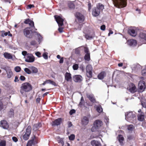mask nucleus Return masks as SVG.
<instances>
[{"label": "nucleus", "mask_w": 146, "mask_h": 146, "mask_svg": "<svg viewBox=\"0 0 146 146\" xmlns=\"http://www.w3.org/2000/svg\"><path fill=\"white\" fill-rule=\"evenodd\" d=\"M25 24H29L30 27H26L23 30V33L24 35L26 37L31 38L33 37L32 34L33 32L31 30V28H33L35 31L37 30L34 26V23L33 21L29 19H25L24 21Z\"/></svg>", "instance_id": "1"}, {"label": "nucleus", "mask_w": 146, "mask_h": 146, "mask_svg": "<svg viewBox=\"0 0 146 146\" xmlns=\"http://www.w3.org/2000/svg\"><path fill=\"white\" fill-rule=\"evenodd\" d=\"M104 9V6L101 3H99L97 4L96 7L93 8L92 10V15L94 17L98 16L101 11H102Z\"/></svg>", "instance_id": "2"}, {"label": "nucleus", "mask_w": 146, "mask_h": 146, "mask_svg": "<svg viewBox=\"0 0 146 146\" xmlns=\"http://www.w3.org/2000/svg\"><path fill=\"white\" fill-rule=\"evenodd\" d=\"M32 89V86L29 82H26L22 84L21 87L20 92L23 94L24 92H30Z\"/></svg>", "instance_id": "3"}, {"label": "nucleus", "mask_w": 146, "mask_h": 146, "mask_svg": "<svg viewBox=\"0 0 146 146\" xmlns=\"http://www.w3.org/2000/svg\"><path fill=\"white\" fill-rule=\"evenodd\" d=\"M114 6L120 8L126 7L127 5V0H112Z\"/></svg>", "instance_id": "4"}, {"label": "nucleus", "mask_w": 146, "mask_h": 146, "mask_svg": "<svg viewBox=\"0 0 146 146\" xmlns=\"http://www.w3.org/2000/svg\"><path fill=\"white\" fill-rule=\"evenodd\" d=\"M76 18L75 21L78 23H82L85 20V17L83 14L80 12H76L74 14Z\"/></svg>", "instance_id": "5"}, {"label": "nucleus", "mask_w": 146, "mask_h": 146, "mask_svg": "<svg viewBox=\"0 0 146 146\" xmlns=\"http://www.w3.org/2000/svg\"><path fill=\"white\" fill-rule=\"evenodd\" d=\"M39 142V140L35 135L32 137L31 139L29 140L27 143L26 146H32L33 145H35Z\"/></svg>", "instance_id": "6"}, {"label": "nucleus", "mask_w": 146, "mask_h": 146, "mask_svg": "<svg viewBox=\"0 0 146 146\" xmlns=\"http://www.w3.org/2000/svg\"><path fill=\"white\" fill-rule=\"evenodd\" d=\"M125 119L128 121L132 122L135 117V115L132 111L127 112L125 114Z\"/></svg>", "instance_id": "7"}, {"label": "nucleus", "mask_w": 146, "mask_h": 146, "mask_svg": "<svg viewBox=\"0 0 146 146\" xmlns=\"http://www.w3.org/2000/svg\"><path fill=\"white\" fill-rule=\"evenodd\" d=\"M87 76L89 78L92 77L93 68L91 65L88 64L86 67Z\"/></svg>", "instance_id": "8"}, {"label": "nucleus", "mask_w": 146, "mask_h": 146, "mask_svg": "<svg viewBox=\"0 0 146 146\" xmlns=\"http://www.w3.org/2000/svg\"><path fill=\"white\" fill-rule=\"evenodd\" d=\"M31 128H26V132L23 133V139L25 141L28 140L31 132Z\"/></svg>", "instance_id": "9"}, {"label": "nucleus", "mask_w": 146, "mask_h": 146, "mask_svg": "<svg viewBox=\"0 0 146 146\" xmlns=\"http://www.w3.org/2000/svg\"><path fill=\"white\" fill-rule=\"evenodd\" d=\"M84 52L86 53L84 56L85 60L89 61L90 60V53L88 48L86 46L84 47Z\"/></svg>", "instance_id": "10"}, {"label": "nucleus", "mask_w": 146, "mask_h": 146, "mask_svg": "<svg viewBox=\"0 0 146 146\" xmlns=\"http://www.w3.org/2000/svg\"><path fill=\"white\" fill-rule=\"evenodd\" d=\"M6 71L7 77L8 78H10L13 75V73L10 67L8 66H6L2 68Z\"/></svg>", "instance_id": "11"}, {"label": "nucleus", "mask_w": 146, "mask_h": 146, "mask_svg": "<svg viewBox=\"0 0 146 146\" xmlns=\"http://www.w3.org/2000/svg\"><path fill=\"white\" fill-rule=\"evenodd\" d=\"M25 61L27 62H32L35 61V57L31 54L28 53L26 57H25Z\"/></svg>", "instance_id": "12"}, {"label": "nucleus", "mask_w": 146, "mask_h": 146, "mask_svg": "<svg viewBox=\"0 0 146 146\" xmlns=\"http://www.w3.org/2000/svg\"><path fill=\"white\" fill-rule=\"evenodd\" d=\"M63 121V119L59 118L52 121L51 124L52 126H58L60 125Z\"/></svg>", "instance_id": "13"}, {"label": "nucleus", "mask_w": 146, "mask_h": 146, "mask_svg": "<svg viewBox=\"0 0 146 146\" xmlns=\"http://www.w3.org/2000/svg\"><path fill=\"white\" fill-rule=\"evenodd\" d=\"M54 17L59 26L61 27L63 25L64 20L59 16L55 15Z\"/></svg>", "instance_id": "14"}, {"label": "nucleus", "mask_w": 146, "mask_h": 146, "mask_svg": "<svg viewBox=\"0 0 146 146\" xmlns=\"http://www.w3.org/2000/svg\"><path fill=\"white\" fill-rule=\"evenodd\" d=\"M140 41L143 43L146 44V34L143 33H141L139 36Z\"/></svg>", "instance_id": "15"}, {"label": "nucleus", "mask_w": 146, "mask_h": 146, "mask_svg": "<svg viewBox=\"0 0 146 146\" xmlns=\"http://www.w3.org/2000/svg\"><path fill=\"white\" fill-rule=\"evenodd\" d=\"M128 33L130 36L133 37L135 36L137 34V32L132 28L129 29Z\"/></svg>", "instance_id": "16"}, {"label": "nucleus", "mask_w": 146, "mask_h": 146, "mask_svg": "<svg viewBox=\"0 0 146 146\" xmlns=\"http://www.w3.org/2000/svg\"><path fill=\"white\" fill-rule=\"evenodd\" d=\"M86 96L92 103H97L96 99L93 94H87Z\"/></svg>", "instance_id": "17"}, {"label": "nucleus", "mask_w": 146, "mask_h": 146, "mask_svg": "<svg viewBox=\"0 0 146 146\" xmlns=\"http://www.w3.org/2000/svg\"><path fill=\"white\" fill-rule=\"evenodd\" d=\"M81 124L82 125L85 126L87 125L89 122L88 118L86 116H84L81 119Z\"/></svg>", "instance_id": "18"}, {"label": "nucleus", "mask_w": 146, "mask_h": 146, "mask_svg": "<svg viewBox=\"0 0 146 146\" xmlns=\"http://www.w3.org/2000/svg\"><path fill=\"white\" fill-rule=\"evenodd\" d=\"M102 122L99 120H96L94 123V128H99L102 125Z\"/></svg>", "instance_id": "19"}, {"label": "nucleus", "mask_w": 146, "mask_h": 146, "mask_svg": "<svg viewBox=\"0 0 146 146\" xmlns=\"http://www.w3.org/2000/svg\"><path fill=\"white\" fill-rule=\"evenodd\" d=\"M65 80L67 82L71 81L72 80L71 74L70 73L66 72L65 74Z\"/></svg>", "instance_id": "20"}, {"label": "nucleus", "mask_w": 146, "mask_h": 146, "mask_svg": "<svg viewBox=\"0 0 146 146\" xmlns=\"http://www.w3.org/2000/svg\"><path fill=\"white\" fill-rule=\"evenodd\" d=\"M138 86L140 90L144 89L146 86L145 82L143 80L140 81L139 83Z\"/></svg>", "instance_id": "21"}, {"label": "nucleus", "mask_w": 146, "mask_h": 146, "mask_svg": "<svg viewBox=\"0 0 146 146\" xmlns=\"http://www.w3.org/2000/svg\"><path fill=\"white\" fill-rule=\"evenodd\" d=\"M0 126L3 128H8L9 124L5 120H3L1 121Z\"/></svg>", "instance_id": "22"}, {"label": "nucleus", "mask_w": 146, "mask_h": 146, "mask_svg": "<svg viewBox=\"0 0 146 146\" xmlns=\"http://www.w3.org/2000/svg\"><path fill=\"white\" fill-rule=\"evenodd\" d=\"M127 42L129 45L133 46H136L137 44L136 40L134 39L129 40Z\"/></svg>", "instance_id": "23"}, {"label": "nucleus", "mask_w": 146, "mask_h": 146, "mask_svg": "<svg viewBox=\"0 0 146 146\" xmlns=\"http://www.w3.org/2000/svg\"><path fill=\"white\" fill-rule=\"evenodd\" d=\"M1 36L2 37H4L7 35L10 37L12 36V35L10 33V32L9 31H8V32H6L4 31H1Z\"/></svg>", "instance_id": "24"}, {"label": "nucleus", "mask_w": 146, "mask_h": 146, "mask_svg": "<svg viewBox=\"0 0 146 146\" xmlns=\"http://www.w3.org/2000/svg\"><path fill=\"white\" fill-rule=\"evenodd\" d=\"M82 76L80 75H75L73 76L74 81L76 82H80L82 81Z\"/></svg>", "instance_id": "25"}, {"label": "nucleus", "mask_w": 146, "mask_h": 146, "mask_svg": "<svg viewBox=\"0 0 146 146\" xmlns=\"http://www.w3.org/2000/svg\"><path fill=\"white\" fill-rule=\"evenodd\" d=\"M106 76V73L105 71L101 72L98 75V78L100 80L103 79Z\"/></svg>", "instance_id": "26"}, {"label": "nucleus", "mask_w": 146, "mask_h": 146, "mask_svg": "<svg viewBox=\"0 0 146 146\" xmlns=\"http://www.w3.org/2000/svg\"><path fill=\"white\" fill-rule=\"evenodd\" d=\"M91 143L93 146H102L99 142L95 140H92L91 141Z\"/></svg>", "instance_id": "27"}, {"label": "nucleus", "mask_w": 146, "mask_h": 146, "mask_svg": "<svg viewBox=\"0 0 146 146\" xmlns=\"http://www.w3.org/2000/svg\"><path fill=\"white\" fill-rule=\"evenodd\" d=\"M3 55L5 58L8 59H12L13 56L11 54L8 52H5Z\"/></svg>", "instance_id": "28"}, {"label": "nucleus", "mask_w": 146, "mask_h": 146, "mask_svg": "<svg viewBox=\"0 0 146 146\" xmlns=\"http://www.w3.org/2000/svg\"><path fill=\"white\" fill-rule=\"evenodd\" d=\"M14 110L13 108L10 109L8 112V116L9 117H13L14 115Z\"/></svg>", "instance_id": "29"}, {"label": "nucleus", "mask_w": 146, "mask_h": 146, "mask_svg": "<svg viewBox=\"0 0 146 146\" xmlns=\"http://www.w3.org/2000/svg\"><path fill=\"white\" fill-rule=\"evenodd\" d=\"M67 4L69 8L74 9L75 8V5L74 2L69 1L68 2Z\"/></svg>", "instance_id": "30"}, {"label": "nucleus", "mask_w": 146, "mask_h": 146, "mask_svg": "<svg viewBox=\"0 0 146 146\" xmlns=\"http://www.w3.org/2000/svg\"><path fill=\"white\" fill-rule=\"evenodd\" d=\"M118 138L120 144L123 145V141L124 139L123 136L121 135H119L118 136Z\"/></svg>", "instance_id": "31"}, {"label": "nucleus", "mask_w": 146, "mask_h": 146, "mask_svg": "<svg viewBox=\"0 0 146 146\" xmlns=\"http://www.w3.org/2000/svg\"><path fill=\"white\" fill-rule=\"evenodd\" d=\"M132 86L129 89V91L132 93H134L136 91V88L135 85L132 84Z\"/></svg>", "instance_id": "32"}, {"label": "nucleus", "mask_w": 146, "mask_h": 146, "mask_svg": "<svg viewBox=\"0 0 146 146\" xmlns=\"http://www.w3.org/2000/svg\"><path fill=\"white\" fill-rule=\"evenodd\" d=\"M144 113H142L141 114L138 115V119L139 121H142L144 119Z\"/></svg>", "instance_id": "33"}, {"label": "nucleus", "mask_w": 146, "mask_h": 146, "mask_svg": "<svg viewBox=\"0 0 146 146\" xmlns=\"http://www.w3.org/2000/svg\"><path fill=\"white\" fill-rule=\"evenodd\" d=\"M32 73H36L38 72V69L34 66H32L30 68Z\"/></svg>", "instance_id": "34"}, {"label": "nucleus", "mask_w": 146, "mask_h": 146, "mask_svg": "<svg viewBox=\"0 0 146 146\" xmlns=\"http://www.w3.org/2000/svg\"><path fill=\"white\" fill-rule=\"evenodd\" d=\"M97 111L99 113H101L103 111V109L101 105L98 106L96 108Z\"/></svg>", "instance_id": "35"}, {"label": "nucleus", "mask_w": 146, "mask_h": 146, "mask_svg": "<svg viewBox=\"0 0 146 146\" xmlns=\"http://www.w3.org/2000/svg\"><path fill=\"white\" fill-rule=\"evenodd\" d=\"M42 127V124L41 123L38 122V123L35 124L33 126V128L40 127Z\"/></svg>", "instance_id": "36"}, {"label": "nucleus", "mask_w": 146, "mask_h": 146, "mask_svg": "<svg viewBox=\"0 0 146 146\" xmlns=\"http://www.w3.org/2000/svg\"><path fill=\"white\" fill-rule=\"evenodd\" d=\"M85 38L87 39H90L93 38V37L91 35H90L89 34H86L85 35Z\"/></svg>", "instance_id": "37"}, {"label": "nucleus", "mask_w": 146, "mask_h": 146, "mask_svg": "<svg viewBox=\"0 0 146 146\" xmlns=\"http://www.w3.org/2000/svg\"><path fill=\"white\" fill-rule=\"evenodd\" d=\"M24 71L27 74H30L32 73L31 70H30L28 68H25L24 69Z\"/></svg>", "instance_id": "38"}, {"label": "nucleus", "mask_w": 146, "mask_h": 146, "mask_svg": "<svg viewBox=\"0 0 146 146\" xmlns=\"http://www.w3.org/2000/svg\"><path fill=\"white\" fill-rule=\"evenodd\" d=\"M75 136L73 134L71 135H70V136L69 137V139L71 141L74 140L75 139Z\"/></svg>", "instance_id": "39"}, {"label": "nucleus", "mask_w": 146, "mask_h": 146, "mask_svg": "<svg viewBox=\"0 0 146 146\" xmlns=\"http://www.w3.org/2000/svg\"><path fill=\"white\" fill-rule=\"evenodd\" d=\"M6 142L5 140H1L0 142V146H6Z\"/></svg>", "instance_id": "40"}, {"label": "nucleus", "mask_w": 146, "mask_h": 146, "mask_svg": "<svg viewBox=\"0 0 146 146\" xmlns=\"http://www.w3.org/2000/svg\"><path fill=\"white\" fill-rule=\"evenodd\" d=\"M15 70L17 72H19L21 70V68L20 67L17 66L15 68Z\"/></svg>", "instance_id": "41"}, {"label": "nucleus", "mask_w": 146, "mask_h": 146, "mask_svg": "<svg viewBox=\"0 0 146 146\" xmlns=\"http://www.w3.org/2000/svg\"><path fill=\"white\" fill-rule=\"evenodd\" d=\"M19 124V123L17 121H15L14 123H13V125L15 127H18Z\"/></svg>", "instance_id": "42"}, {"label": "nucleus", "mask_w": 146, "mask_h": 146, "mask_svg": "<svg viewBox=\"0 0 146 146\" xmlns=\"http://www.w3.org/2000/svg\"><path fill=\"white\" fill-rule=\"evenodd\" d=\"M78 68V65L77 64H75L73 65V68L74 70H77Z\"/></svg>", "instance_id": "43"}, {"label": "nucleus", "mask_w": 146, "mask_h": 146, "mask_svg": "<svg viewBox=\"0 0 146 146\" xmlns=\"http://www.w3.org/2000/svg\"><path fill=\"white\" fill-rule=\"evenodd\" d=\"M47 52H44L42 54V56L43 58L45 59H48V55H47Z\"/></svg>", "instance_id": "44"}, {"label": "nucleus", "mask_w": 146, "mask_h": 146, "mask_svg": "<svg viewBox=\"0 0 146 146\" xmlns=\"http://www.w3.org/2000/svg\"><path fill=\"white\" fill-rule=\"evenodd\" d=\"M3 102L0 101V111L3 110Z\"/></svg>", "instance_id": "45"}, {"label": "nucleus", "mask_w": 146, "mask_h": 146, "mask_svg": "<svg viewBox=\"0 0 146 146\" xmlns=\"http://www.w3.org/2000/svg\"><path fill=\"white\" fill-rule=\"evenodd\" d=\"M125 128H133V125H125L124 126V127Z\"/></svg>", "instance_id": "46"}, {"label": "nucleus", "mask_w": 146, "mask_h": 146, "mask_svg": "<svg viewBox=\"0 0 146 146\" xmlns=\"http://www.w3.org/2000/svg\"><path fill=\"white\" fill-rule=\"evenodd\" d=\"M85 104L84 101L82 102L80 101V103L79 104L78 106L80 107H81L82 106H84Z\"/></svg>", "instance_id": "47"}, {"label": "nucleus", "mask_w": 146, "mask_h": 146, "mask_svg": "<svg viewBox=\"0 0 146 146\" xmlns=\"http://www.w3.org/2000/svg\"><path fill=\"white\" fill-rule=\"evenodd\" d=\"M22 54L23 55L26 57V56L27 55L28 53H27V52L26 51H23L22 52Z\"/></svg>", "instance_id": "48"}, {"label": "nucleus", "mask_w": 146, "mask_h": 146, "mask_svg": "<svg viewBox=\"0 0 146 146\" xmlns=\"http://www.w3.org/2000/svg\"><path fill=\"white\" fill-rule=\"evenodd\" d=\"M75 112V110H74L72 109L70 110L69 112L70 115H72L73 113Z\"/></svg>", "instance_id": "49"}, {"label": "nucleus", "mask_w": 146, "mask_h": 146, "mask_svg": "<svg viewBox=\"0 0 146 146\" xmlns=\"http://www.w3.org/2000/svg\"><path fill=\"white\" fill-rule=\"evenodd\" d=\"M105 121L106 123V125L109 123V119L108 117H106L105 118Z\"/></svg>", "instance_id": "50"}, {"label": "nucleus", "mask_w": 146, "mask_h": 146, "mask_svg": "<svg viewBox=\"0 0 146 146\" xmlns=\"http://www.w3.org/2000/svg\"><path fill=\"white\" fill-rule=\"evenodd\" d=\"M35 54L38 57H40L41 56V53L39 52H36Z\"/></svg>", "instance_id": "51"}, {"label": "nucleus", "mask_w": 146, "mask_h": 146, "mask_svg": "<svg viewBox=\"0 0 146 146\" xmlns=\"http://www.w3.org/2000/svg\"><path fill=\"white\" fill-rule=\"evenodd\" d=\"M31 45H35L36 44L35 41L33 40L31 41L30 42Z\"/></svg>", "instance_id": "52"}, {"label": "nucleus", "mask_w": 146, "mask_h": 146, "mask_svg": "<svg viewBox=\"0 0 146 146\" xmlns=\"http://www.w3.org/2000/svg\"><path fill=\"white\" fill-rule=\"evenodd\" d=\"M106 28V26L104 25H103L101 26L100 29L101 30L104 31Z\"/></svg>", "instance_id": "53"}, {"label": "nucleus", "mask_w": 146, "mask_h": 146, "mask_svg": "<svg viewBox=\"0 0 146 146\" xmlns=\"http://www.w3.org/2000/svg\"><path fill=\"white\" fill-rule=\"evenodd\" d=\"M142 74L144 76L146 75V70H143L141 72Z\"/></svg>", "instance_id": "54"}, {"label": "nucleus", "mask_w": 146, "mask_h": 146, "mask_svg": "<svg viewBox=\"0 0 146 146\" xmlns=\"http://www.w3.org/2000/svg\"><path fill=\"white\" fill-rule=\"evenodd\" d=\"M12 139L15 142H16L18 141L17 138L15 137H13Z\"/></svg>", "instance_id": "55"}, {"label": "nucleus", "mask_w": 146, "mask_h": 146, "mask_svg": "<svg viewBox=\"0 0 146 146\" xmlns=\"http://www.w3.org/2000/svg\"><path fill=\"white\" fill-rule=\"evenodd\" d=\"M88 9L89 11H90L91 9L92 5L90 3H88Z\"/></svg>", "instance_id": "56"}, {"label": "nucleus", "mask_w": 146, "mask_h": 146, "mask_svg": "<svg viewBox=\"0 0 146 146\" xmlns=\"http://www.w3.org/2000/svg\"><path fill=\"white\" fill-rule=\"evenodd\" d=\"M20 79L21 80L24 81L25 79V78L24 76H21L20 77Z\"/></svg>", "instance_id": "57"}, {"label": "nucleus", "mask_w": 146, "mask_h": 146, "mask_svg": "<svg viewBox=\"0 0 146 146\" xmlns=\"http://www.w3.org/2000/svg\"><path fill=\"white\" fill-rule=\"evenodd\" d=\"M63 28L62 27H59L58 29V31L59 32H60V33H61L63 32Z\"/></svg>", "instance_id": "58"}, {"label": "nucleus", "mask_w": 146, "mask_h": 146, "mask_svg": "<svg viewBox=\"0 0 146 146\" xmlns=\"http://www.w3.org/2000/svg\"><path fill=\"white\" fill-rule=\"evenodd\" d=\"M68 127H70L72 126V124L70 121H68Z\"/></svg>", "instance_id": "59"}, {"label": "nucleus", "mask_w": 146, "mask_h": 146, "mask_svg": "<svg viewBox=\"0 0 146 146\" xmlns=\"http://www.w3.org/2000/svg\"><path fill=\"white\" fill-rule=\"evenodd\" d=\"M27 7L29 9H30L32 7H34V6L33 5L30 4L28 5Z\"/></svg>", "instance_id": "60"}, {"label": "nucleus", "mask_w": 146, "mask_h": 146, "mask_svg": "<svg viewBox=\"0 0 146 146\" xmlns=\"http://www.w3.org/2000/svg\"><path fill=\"white\" fill-rule=\"evenodd\" d=\"M64 61V58L63 57H62L61 58L60 61H59V63L60 64H62L63 62Z\"/></svg>", "instance_id": "61"}, {"label": "nucleus", "mask_w": 146, "mask_h": 146, "mask_svg": "<svg viewBox=\"0 0 146 146\" xmlns=\"http://www.w3.org/2000/svg\"><path fill=\"white\" fill-rule=\"evenodd\" d=\"M40 100V98H38L36 99V103H39Z\"/></svg>", "instance_id": "62"}, {"label": "nucleus", "mask_w": 146, "mask_h": 146, "mask_svg": "<svg viewBox=\"0 0 146 146\" xmlns=\"http://www.w3.org/2000/svg\"><path fill=\"white\" fill-rule=\"evenodd\" d=\"M133 137L131 135H129L127 136V139L130 140L133 139Z\"/></svg>", "instance_id": "63"}, {"label": "nucleus", "mask_w": 146, "mask_h": 146, "mask_svg": "<svg viewBox=\"0 0 146 146\" xmlns=\"http://www.w3.org/2000/svg\"><path fill=\"white\" fill-rule=\"evenodd\" d=\"M58 143H60L62 145L64 144V142L62 139H60L58 142Z\"/></svg>", "instance_id": "64"}]
</instances>
